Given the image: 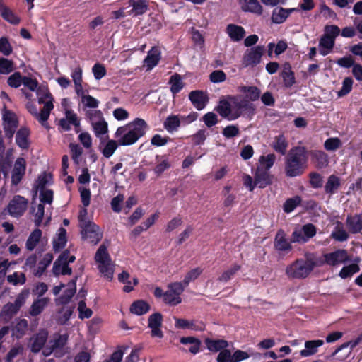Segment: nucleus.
I'll use <instances>...</instances> for the list:
<instances>
[{
  "instance_id": "680f3d73",
  "label": "nucleus",
  "mask_w": 362,
  "mask_h": 362,
  "mask_svg": "<svg viewBox=\"0 0 362 362\" xmlns=\"http://www.w3.org/2000/svg\"><path fill=\"white\" fill-rule=\"evenodd\" d=\"M13 62L6 58L0 57V74L7 75L14 70Z\"/></svg>"
},
{
  "instance_id": "f3484780",
  "label": "nucleus",
  "mask_w": 362,
  "mask_h": 362,
  "mask_svg": "<svg viewBox=\"0 0 362 362\" xmlns=\"http://www.w3.org/2000/svg\"><path fill=\"white\" fill-rule=\"evenodd\" d=\"M175 327L178 329H189L192 331H202L205 325L202 322L192 320H188L182 318L174 317Z\"/></svg>"
},
{
  "instance_id": "a19ab883",
  "label": "nucleus",
  "mask_w": 362,
  "mask_h": 362,
  "mask_svg": "<svg viewBox=\"0 0 362 362\" xmlns=\"http://www.w3.org/2000/svg\"><path fill=\"white\" fill-rule=\"evenodd\" d=\"M18 312V310L12 303H8L4 305L0 313V320L4 321V322H8Z\"/></svg>"
},
{
  "instance_id": "9d476101",
  "label": "nucleus",
  "mask_w": 362,
  "mask_h": 362,
  "mask_svg": "<svg viewBox=\"0 0 362 362\" xmlns=\"http://www.w3.org/2000/svg\"><path fill=\"white\" fill-rule=\"evenodd\" d=\"M185 290L181 282H175L168 285L164 294V302L170 305H176L182 302L180 295Z\"/></svg>"
},
{
  "instance_id": "20e7f679",
  "label": "nucleus",
  "mask_w": 362,
  "mask_h": 362,
  "mask_svg": "<svg viewBox=\"0 0 362 362\" xmlns=\"http://www.w3.org/2000/svg\"><path fill=\"white\" fill-rule=\"evenodd\" d=\"M94 261L100 276L111 281L114 277L115 264L105 245H100L95 254Z\"/></svg>"
},
{
  "instance_id": "e433bc0d",
  "label": "nucleus",
  "mask_w": 362,
  "mask_h": 362,
  "mask_svg": "<svg viewBox=\"0 0 362 362\" xmlns=\"http://www.w3.org/2000/svg\"><path fill=\"white\" fill-rule=\"evenodd\" d=\"M240 265L234 264L226 270L223 271L222 274L218 277L217 281L221 284H226L232 279L235 274L240 270Z\"/></svg>"
},
{
  "instance_id": "774afa93",
  "label": "nucleus",
  "mask_w": 362,
  "mask_h": 362,
  "mask_svg": "<svg viewBox=\"0 0 362 362\" xmlns=\"http://www.w3.org/2000/svg\"><path fill=\"white\" fill-rule=\"evenodd\" d=\"M300 202L301 199L298 196L287 199L284 204V211L286 213L292 212L300 204Z\"/></svg>"
},
{
  "instance_id": "de8ad7c7",
  "label": "nucleus",
  "mask_w": 362,
  "mask_h": 362,
  "mask_svg": "<svg viewBox=\"0 0 362 362\" xmlns=\"http://www.w3.org/2000/svg\"><path fill=\"white\" fill-rule=\"evenodd\" d=\"M28 327L25 319H21L12 329V336L16 339L21 338L25 333Z\"/></svg>"
},
{
  "instance_id": "5701e85b",
  "label": "nucleus",
  "mask_w": 362,
  "mask_h": 362,
  "mask_svg": "<svg viewBox=\"0 0 362 362\" xmlns=\"http://www.w3.org/2000/svg\"><path fill=\"white\" fill-rule=\"evenodd\" d=\"M48 332L45 329L40 330L31 338V351L34 353L39 352L46 343Z\"/></svg>"
},
{
  "instance_id": "e2e57ef3",
  "label": "nucleus",
  "mask_w": 362,
  "mask_h": 362,
  "mask_svg": "<svg viewBox=\"0 0 362 362\" xmlns=\"http://www.w3.org/2000/svg\"><path fill=\"white\" fill-rule=\"evenodd\" d=\"M282 78L284 85L286 87H291L295 83V77L293 72L291 70L289 66H285L282 72Z\"/></svg>"
},
{
  "instance_id": "7ed1b4c3",
  "label": "nucleus",
  "mask_w": 362,
  "mask_h": 362,
  "mask_svg": "<svg viewBox=\"0 0 362 362\" xmlns=\"http://www.w3.org/2000/svg\"><path fill=\"white\" fill-rule=\"evenodd\" d=\"M307 153L303 147H296L290 150L286 159L285 170L289 177H296L303 173L306 167Z\"/></svg>"
},
{
  "instance_id": "b1692460",
  "label": "nucleus",
  "mask_w": 362,
  "mask_h": 362,
  "mask_svg": "<svg viewBox=\"0 0 362 362\" xmlns=\"http://www.w3.org/2000/svg\"><path fill=\"white\" fill-rule=\"evenodd\" d=\"M274 248L279 252H288L291 250L290 242L286 239L284 230H280L277 232L274 239Z\"/></svg>"
},
{
  "instance_id": "bf43d9fd",
  "label": "nucleus",
  "mask_w": 362,
  "mask_h": 362,
  "mask_svg": "<svg viewBox=\"0 0 362 362\" xmlns=\"http://www.w3.org/2000/svg\"><path fill=\"white\" fill-rule=\"evenodd\" d=\"M276 160V156L273 153L268 154L267 156H261L259 158V166L267 170H269L273 166Z\"/></svg>"
},
{
  "instance_id": "4be33fe9",
  "label": "nucleus",
  "mask_w": 362,
  "mask_h": 362,
  "mask_svg": "<svg viewBox=\"0 0 362 362\" xmlns=\"http://www.w3.org/2000/svg\"><path fill=\"white\" fill-rule=\"evenodd\" d=\"M52 272L55 276L68 274V250H65L54 262Z\"/></svg>"
},
{
  "instance_id": "0eeeda50",
  "label": "nucleus",
  "mask_w": 362,
  "mask_h": 362,
  "mask_svg": "<svg viewBox=\"0 0 362 362\" xmlns=\"http://www.w3.org/2000/svg\"><path fill=\"white\" fill-rule=\"evenodd\" d=\"M87 118L97 138L100 139L108 133V124L100 110H90L86 112Z\"/></svg>"
},
{
  "instance_id": "8fccbe9b",
  "label": "nucleus",
  "mask_w": 362,
  "mask_h": 362,
  "mask_svg": "<svg viewBox=\"0 0 362 362\" xmlns=\"http://www.w3.org/2000/svg\"><path fill=\"white\" fill-rule=\"evenodd\" d=\"M331 237L337 241L344 242L349 238V234L344 228L343 225L341 223H338L334 230L332 232Z\"/></svg>"
},
{
  "instance_id": "603ef678",
  "label": "nucleus",
  "mask_w": 362,
  "mask_h": 362,
  "mask_svg": "<svg viewBox=\"0 0 362 362\" xmlns=\"http://www.w3.org/2000/svg\"><path fill=\"white\" fill-rule=\"evenodd\" d=\"M48 303V298H42L34 301L30 309V314L32 316L40 315Z\"/></svg>"
},
{
  "instance_id": "c9c22d12",
  "label": "nucleus",
  "mask_w": 362,
  "mask_h": 362,
  "mask_svg": "<svg viewBox=\"0 0 362 362\" xmlns=\"http://www.w3.org/2000/svg\"><path fill=\"white\" fill-rule=\"evenodd\" d=\"M335 44V41L328 38L324 35L322 36L319 41V52L322 56H326L332 52Z\"/></svg>"
},
{
  "instance_id": "393cba45",
  "label": "nucleus",
  "mask_w": 362,
  "mask_h": 362,
  "mask_svg": "<svg viewBox=\"0 0 362 362\" xmlns=\"http://www.w3.org/2000/svg\"><path fill=\"white\" fill-rule=\"evenodd\" d=\"M255 185L259 188H264L271 183L269 172L262 167H257L254 175Z\"/></svg>"
},
{
  "instance_id": "dca6fc26",
  "label": "nucleus",
  "mask_w": 362,
  "mask_h": 362,
  "mask_svg": "<svg viewBox=\"0 0 362 362\" xmlns=\"http://www.w3.org/2000/svg\"><path fill=\"white\" fill-rule=\"evenodd\" d=\"M163 316L160 313L151 314L148 319V327L151 329L153 337L163 338V334L161 330Z\"/></svg>"
},
{
  "instance_id": "c85d7f7f",
  "label": "nucleus",
  "mask_w": 362,
  "mask_h": 362,
  "mask_svg": "<svg viewBox=\"0 0 362 362\" xmlns=\"http://www.w3.org/2000/svg\"><path fill=\"white\" fill-rule=\"evenodd\" d=\"M323 344L324 341L320 339L306 341L305 342V349L300 352V356L303 357H308L314 355L317 352V349Z\"/></svg>"
},
{
  "instance_id": "ea45409f",
  "label": "nucleus",
  "mask_w": 362,
  "mask_h": 362,
  "mask_svg": "<svg viewBox=\"0 0 362 362\" xmlns=\"http://www.w3.org/2000/svg\"><path fill=\"white\" fill-rule=\"evenodd\" d=\"M311 160L319 168H325L328 165V156L322 151H313L310 153Z\"/></svg>"
},
{
  "instance_id": "ddd939ff",
  "label": "nucleus",
  "mask_w": 362,
  "mask_h": 362,
  "mask_svg": "<svg viewBox=\"0 0 362 362\" xmlns=\"http://www.w3.org/2000/svg\"><path fill=\"white\" fill-rule=\"evenodd\" d=\"M87 295V291L83 288H81L77 293L76 297L74 299L76 300V307L78 312V317L80 320H83L85 319H89L93 315V311L90 308H88L86 303V297Z\"/></svg>"
},
{
  "instance_id": "49530a36",
  "label": "nucleus",
  "mask_w": 362,
  "mask_h": 362,
  "mask_svg": "<svg viewBox=\"0 0 362 362\" xmlns=\"http://www.w3.org/2000/svg\"><path fill=\"white\" fill-rule=\"evenodd\" d=\"M240 92L243 93L245 98L250 101H255L260 96V90L255 86H242L240 88Z\"/></svg>"
},
{
  "instance_id": "473e14b6",
  "label": "nucleus",
  "mask_w": 362,
  "mask_h": 362,
  "mask_svg": "<svg viewBox=\"0 0 362 362\" xmlns=\"http://www.w3.org/2000/svg\"><path fill=\"white\" fill-rule=\"evenodd\" d=\"M30 132L26 127H21L16 132V142L22 149H26L29 147L28 136Z\"/></svg>"
},
{
  "instance_id": "f257e3e1",
  "label": "nucleus",
  "mask_w": 362,
  "mask_h": 362,
  "mask_svg": "<svg viewBox=\"0 0 362 362\" xmlns=\"http://www.w3.org/2000/svg\"><path fill=\"white\" fill-rule=\"evenodd\" d=\"M255 107L254 105L247 100L241 99L238 96H228L226 98L220 100L218 104L215 107V110L222 117L229 121L235 120L240 117L243 111H247L250 113L255 112Z\"/></svg>"
},
{
  "instance_id": "3c124183",
  "label": "nucleus",
  "mask_w": 362,
  "mask_h": 362,
  "mask_svg": "<svg viewBox=\"0 0 362 362\" xmlns=\"http://www.w3.org/2000/svg\"><path fill=\"white\" fill-rule=\"evenodd\" d=\"M149 309V305L144 300H136L134 302L130 308L131 312L137 315L146 313Z\"/></svg>"
},
{
  "instance_id": "2f4dec72",
  "label": "nucleus",
  "mask_w": 362,
  "mask_h": 362,
  "mask_svg": "<svg viewBox=\"0 0 362 362\" xmlns=\"http://www.w3.org/2000/svg\"><path fill=\"white\" fill-rule=\"evenodd\" d=\"M226 33L234 42L240 41L245 35L244 28L235 24H229L226 28Z\"/></svg>"
},
{
  "instance_id": "c756f323",
  "label": "nucleus",
  "mask_w": 362,
  "mask_h": 362,
  "mask_svg": "<svg viewBox=\"0 0 362 362\" xmlns=\"http://www.w3.org/2000/svg\"><path fill=\"white\" fill-rule=\"evenodd\" d=\"M118 146L117 140L110 139L105 143L100 142L99 150L105 158H109L114 154Z\"/></svg>"
},
{
  "instance_id": "58836bf2",
  "label": "nucleus",
  "mask_w": 362,
  "mask_h": 362,
  "mask_svg": "<svg viewBox=\"0 0 362 362\" xmlns=\"http://www.w3.org/2000/svg\"><path fill=\"white\" fill-rule=\"evenodd\" d=\"M53 260V255L52 253H47L44 255L43 258L40 261L36 269H34L33 274L35 276L40 277L45 272L47 268L50 265Z\"/></svg>"
},
{
  "instance_id": "6e6d98bb",
  "label": "nucleus",
  "mask_w": 362,
  "mask_h": 362,
  "mask_svg": "<svg viewBox=\"0 0 362 362\" xmlns=\"http://www.w3.org/2000/svg\"><path fill=\"white\" fill-rule=\"evenodd\" d=\"M202 272H203V269L200 267H196V268H194V269H191L190 271H189L186 274V275L182 282L183 286L184 287L187 286L190 282L196 280L202 274Z\"/></svg>"
},
{
  "instance_id": "72a5a7b5",
  "label": "nucleus",
  "mask_w": 362,
  "mask_h": 362,
  "mask_svg": "<svg viewBox=\"0 0 362 362\" xmlns=\"http://www.w3.org/2000/svg\"><path fill=\"white\" fill-rule=\"evenodd\" d=\"M243 11L261 15L263 11L262 6L257 0H243L241 2Z\"/></svg>"
},
{
  "instance_id": "a18cd8bd",
  "label": "nucleus",
  "mask_w": 362,
  "mask_h": 362,
  "mask_svg": "<svg viewBox=\"0 0 362 362\" xmlns=\"http://www.w3.org/2000/svg\"><path fill=\"white\" fill-rule=\"evenodd\" d=\"M361 342H362V334L361 335H359L356 339H354V340H351L348 342H346V343H344L343 344H341L339 347H338L332 354V356H334L335 355L337 354L338 352H339L341 350L345 349V348H348V347H350L349 351L347 352L346 355L341 358V360H344L346 356L350 354V353L351 352V351L358 345Z\"/></svg>"
},
{
  "instance_id": "13d9d810",
  "label": "nucleus",
  "mask_w": 362,
  "mask_h": 362,
  "mask_svg": "<svg viewBox=\"0 0 362 362\" xmlns=\"http://www.w3.org/2000/svg\"><path fill=\"white\" fill-rule=\"evenodd\" d=\"M360 268L357 264H351L348 266H344L339 272V276L341 279H345L358 272Z\"/></svg>"
},
{
  "instance_id": "37998d69",
  "label": "nucleus",
  "mask_w": 362,
  "mask_h": 362,
  "mask_svg": "<svg viewBox=\"0 0 362 362\" xmlns=\"http://www.w3.org/2000/svg\"><path fill=\"white\" fill-rule=\"evenodd\" d=\"M181 124L182 120L179 115H170L165 119L163 123L164 128L169 133L177 131Z\"/></svg>"
},
{
  "instance_id": "f03ea898",
  "label": "nucleus",
  "mask_w": 362,
  "mask_h": 362,
  "mask_svg": "<svg viewBox=\"0 0 362 362\" xmlns=\"http://www.w3.org/2000/svg\"><path fill=\"white\" fill-rule=\"evenodd\" d=\"M148 129L146 122L141 118H135L127 124L119 127L115 137L119 146H131L143 137Z\"/></svg>"
},
{
  "instance_id": "2eb2a0df",
  "label": "nucleus",
  "mask_w": 362,
  "mask_h": 362,
  "mask_svg": "<svg viewBox=\"0 0 362 362\" xmlns=\"http://www.w3.org/2000/svg\"><path fill=\"white\" fill-rule=\"evenodd\" d=\"M82 73V69L79 66L75 68L71 73L74 89L77 96L80 98L88 93V85L83 82Z\"/></svg>"
},
{
  "instance_id": "79ce46f5",
  "label": "nucleus",
  "mask_w": 362,
  "mask_h": 362,
  "mask_svg": "<svg viewBox=\"0 0 362 362\" xmlns=\"http://www.w3.org/2000/svg\"><path fill=\"white\" fill-rule=\"evenodd\" d=\"M341 185L340 179L336 175H330L325 185V192L329 195L335 194Z\"/></svg>"
},
{
  "instance_id": "09e8293b",
  "label": "nucleus",
  "mask_w": 362,
  "mask_h": 362,
  "mask_svg": "<svg viewBox=\"0 0 362 362\" xmlns=\"http://www.w3.org/2000/svg\"><path fill=\"white\" fill-rule=\"evenodd\" d=\"M41 236L42 231L38 228L35 229L27 239L25 243L26 248L30 251L34 250L39 243Z\"/></svg>"
},
{
  "instance_id": "1a4fd4ad",
  "label": "nucleus",
  "mask_w": 362,
  "mask_h": 362,
  "mask_svg": "<svg viewBox=\"0 0 362 362\" xmlns=\"http://www.w3.org/2000/svg\"><path fill=\"white\" fill-rule=\"evenodd\" d=\"M264 52L263 46H255L247 49L242 58V66L245 68L255 67L261 62Z\"/></svg>"
},
{
  "instance_id": "4c0bfd02",
  "label": "nucleus",
  "mask_w": 362,
  "mask_h": 362,
  "mask_svg": "<svg viewBox=\"0 0 362 362\" xmlns=\"http://www.w3.org/2000/svg\"><path fill=\"white\" fill-rule=\"evenodd\" d=\"M130 6L132 7L130 14L135 16H140L146 13L148 5L146 0H129Z\"/></svg>"
},
{
  "instance_id": "9b49d317",
  "label": "nucleus",
  "mask_w": 362,
  "mask_h": 362,
  "mask_svg": "<svg viewBox=\"0 0 362 362\" xmlns=\"http://www.w3.org/2000/svg\"><path fill=\"white\" fill-rule=\"evenodd\" d=\"M28 201L21 195H15L7 206L8 214L15 218H19L23 215L27 209Z\"/></svg>"
},
{
  "instance_id": "338daca9",
  "label": "nucleus",
  "mask_w": 362,
  "mask_h": 362,
  "mask_svg": "<svg viewBox=\"0 0 362 362\" xmlns=\"http://www.w3.org/2000/svg\"><path fill=\"white\" fill-rule=\"evenodd\" d=\"M7 280L15 286L18 284L23 285L25 283L26 278L23 273L14 272L7 276Z\"/></svg>"
},
{
  "instance_id": "7c9ffc66",
  "label": "nucleus",
  "mask_w": 362,
  "mask_h": 362,
  "mask_svg": "<svg viewBox=\"0 0 362 362\" xmlns=\"http://www.w3.org/2000/svg\"><path fill=\"white\" fill-rule=\"evenodd\" d=\"M66 230L65 228L61 227L52 240L53 250L57 252L62 250L66 243Z\"/></svg>"
},
{
  "instance_id": "5fc2aeb1",
  "label": "nucleus",
  "mask_w": 362,
  "mask_h": 362,
  "mask_svg": "<svg viewBox=\"0 0 362 362\" xmlns=\"http://www.w3.org/2000/svg\"><path fill=\"white\" fill-rule=\"evenodd\" d=\"M169 83L170 85V91L173 93V94H177L184 87L182 78L177 74H175L170 77Z\"/></svg>"
},
{
  "instance_id": "052dcab7",
  "label": "nucleus",
  "mask_w": 362,
  "mask_h": 362,
  "mask_svg": "<svg viewBox=\"0 0 362 362\" xmlns=\"http://www.w3.org/2000/svg\"><path fill=\"white\" fill-rule=\"evenodd\" d=\"M67 339L68 336L66 334L54 336V339H51L49 342V345L51 349L50 352L56 349H59L64 346Z\"/></svg>"
},
{
  "instance_id": "423d86ee",
  "label": "nucleus",
  "mask_w": 362,
  "mask_h": 362,
  "mask_svg": "<svg viewBox=\"0 0 362 362\" xmlns=\"http://www.w3.org/2000/svg\"><path fill=\"white\" fill-rule=\"evenodd\" d=\"M315 267V262L312 259H298L286 267L285 273L290 279H303L311 273Z\"/></svg>"
},
{
  "instance_id": "6ab92c4d",
  "label": "nucleus",
  "mask_w": 362,
  "mask_h": 362,
  "mask_svg": "<svg viewBox=\"0 0 362 362\" xmlns=\"http://www.w3.org/2000/svg\"><path fill=\"white\" fill-rule=\"evenodd\" d=\"M26 162L23 158H18L14 163V167L11 173V182L13 185H17L21 181L25 173Z\"/></svg>"
},
{
  "instance_id": "f704fd0d",
  "label": "nucleus",
  "mask_w": 362,
  "mask_h": 362,
  "mask_svg": "<svg viewBox=\"0 0 362 362\" xmlns=\"http://www.w3.org/2000/svg\"><path fill=\"white\" fill-rule=\"evenodd\" d=\"M204 342L207 349L213 352L221 351L228 346V342L224 339H211L207 338Z\"/></svg>"
},
{
  "instance_id": "bb28decb",
  "label": "nucleus",
  "mask_w": 362,
  "mask_h": 362,
  "mask_svg": "<svg viewBox=\"0 0 362 362\" xmlns=\"http://www.w3.org/2000/svg\"><path fill=\"white\" fill-rule=\"evenodd\" d=\"M346 225L351 233H358L362 230V217L359 214L348 216Z\"/></svg>"
},
{
  "instance_id": "aec40b11",
  "label": "nucleus",
  "mask_w": 362,
  "mask_h": 362,
  "mask_svg": "<svg viewBox=\"0 0 362 362\" xmlns=\"http://www.w3.org/2000/svg\"><path fill=\"white\" fill-rule=\"evenodd\" d=\"M55 303L57 306H63L61 310L58 311V321L61 324H66L68 322V309L66 306L68 305V290L63 292V294L55 299Z\"/></svg>"
},
{
  "instance_id": "c03bdc74",
  "label": "nucleus",
  "mask_w": 362,
  "mask_h": 362,
  "mask_svg": "<svg viewBox=\"0 0 362 362\" xmlns=\"http://www.w3.org/2000/svg\"><path fill=\"white\" fill-rule=\"evenodd\" d=\"M274 150L281 155H285L288 148V142L283 134L276 136L272 144Z\"/></svg>"
},
{
  "instance_id": "4d7b16f0",
  "label": "nucleus",
  "mask_w": 362,
  "mask_h": 362,
  "mask_svg": "<svg viewBox=\"0 0 362 362\" xmlns=\"http://www.w3.org/2000/svg\"><path fill=\"white\" fill-rule=\"evenodd\" d=\"M31 212L34 214V223L37 227L42 226V218L45 215V206L42 204H39L35 209L33 206L31 207Z\"/></svg>"
},
{
  "instance_id": "6e6552de",
  "label": "nucleus",
  "mask_w": 362,
  "mask_h": 362,
  "mask_svg": "<svg viewBox=\"0 0 362 362\" xmlns=\"http://www.w3.org/2000/svg\"><path fill=\"white\" fill-rule=\"evenodd\" d=\"M35 92L38 103L44 105V107L41 110L40 118L41 120L45 122V120L48 119L50 112L54 107L53 98L47 87L45 86H40Z\"/></svg>"
},
{
  "instance_id": "412c9836",
  "label": "nucleus",
  "mask_w": 362,
  "mask_h": 362,
  "mask_svg": "<svg viewBox=\"0 0 362 362\" xmlns=\"http://www.w3.org/2000/svg\"><path fill=\"white\" fill-rule=\"evenodd\" d=\"M189 99L194 107L198 110H203L209 101L207 94L202 90L191 91L189 94Z\"/></svg>"
},
{
  "instance_id": "864d4df0",
  "label": "nucleus",
  "mask_w": 362,
  "mask_h": 362,
  "mask_svg": "<svg viewBox=\"0 0 362 362\" xmlns=\"http://www.w3.org/2000/svg\"><path fill=\"white\" fill-rule=\"evenodd\" d=\"M52 182V175L51 173L44 172L40 175L37 177L35 188L37 190L45 189L46 186L50 185Z\"/></svg>"
},
{
  "instance_id": "39448f33",
  "label": "nucleus",
  "mask_w": 362,
  "mask_h": 362,
  "mask_svg": "<svg viewBox=\"0 0 362 362\" xmlns=\"http://www.w3.org/2000/svg\"><path fill=\"white\" fill-rule=\"evenodd\" d=\"M82 238L93 245L98 244L103 238L99 226L88 217L86 209H82L78 216Z\"/></svg>"
},
{
  "instance_id": "a211bd4d",
  "label": "nucleus",
  "mask_w": 362,
  "mask_h": 362,
  "mask_svg": "<svg viewBox=\"0 0 362 362\" xmlns=\"http://www.w3.org/2000/svg\"><path fill=\"white\" fill-rule=\"evenodd\" d=\"M161 59V52L158 47H153L144 60V67L147 71H151L158 65Z\"/></svg>"
},
{
  "instance_id": "a878e982",
  "label": "nucleus",
  "mask_w": 362,
  "mask_h": 362,
  "mask_svg": "<svg viewBox=\"0 0 362 362\" xmlns=\"http://www.w3.org/2000/svg\"><path fill=\"white\" fill-rule=\"evenodd\" d=\"M297 8H276L273 10L272 14V21L276 24L282 23L286 21L288 16L293 11H297Z\"/></svg>"
},
{
  "instance_id": "69168bd1",
  "label": "nucleus",
  "mask_w": 362,
  "mask_h": 362,
  "mask_svg": "<svg viewBox=\"0 0 362 362\" xmlns=\"http://www.w3.org/2000/svg\"><path fill=\"white\" fill-rule=\"evenodd\" d=\"M81 102L85 107L95 109L99 105V101L88 93L81 98Z\"/></svg>"
},
{
  "instance_id": "4468645a",
  "label": "nucleus",
  "mask_w": 362,
  "mask_h": 362,
  "mask_svg": "<svg viewBox=\"0 0 362 362\" xmlns=\"http://www.w3.org/2000/svg\"><path fill=\"white\" fill-rule=\"evenodd\" d=\"M324 262L329 266L339 267L349 261V256L346 250L339 249L323 255Z\"/></svg>"
},
{
  "instance_id": "0e129e2a",
  "label": "nucleus",
  "mask_w": 362,
  "mask_h": 362,
  "mask_svg": "<svg viewBox=\"0 0 362 362\" xmlns=\"http://www.w3.org/2000/svg\"><path fill=\"white\" fill-rule=\"evenodd\" d=\"M342 145L341 140L337 137L327 139L324 143V147L327 151H334Z\"/></svg>"
},
{
  "instance_id": "cd10ccee",
  "label": "nucleus",
  "mask_w": 362,
  "mask_h": 362,
  "mask_svg": "<svg viewBox=\"0 0 362 362\" xmlns=\"http://www.w3.org/2000/svg\"><path fill=\"white\" fill-rule=\"evenodd\" d=\"M0 15L11 24L18 25L20 23V18L4 4L3 0H0Z\"/></svg>"
},
{
  "instance_id": "f8f14e48",
  "label": "nucleus",
  "mask_w": 362,
  "mask_h": 362,
  "mask_svg": "<svg viewBox=\"0 0 362 362\" xmlns=\"http://www.w3.org/2000/svg\"><path fill=\"white\" fill-rule=\"evenodd\" d=\"M3 127L5 136L8 139L13 138L18 126L16 115L8 110H4L2 115Z\"/></svg>"
}]
</instances>
